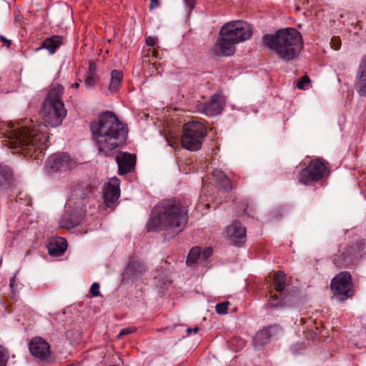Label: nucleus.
I'll list each match as a JSON object with an SVG mask.
<instances>
[{"label": "nucleus", "mask_w": 366, "mask_h": 366, "mask_svg": "<svg viewBox=\"0 0 366 366\" xmlns=\"http://www.w3.org/2000/svg\"><path fill=\"white\" fill-rule=\"evenodd\" d=\"M361 249L357 242L340 245L338 254L332 257L333 264L338 268H345L357 264L361 257Z\"/></svg>", "instance_id": "8"}, {"label": "nucleus", "mask_w": 366, "mask_h": 366, "mask_svg": "<svg viewBox=\"0 0 366 366\" xmlns=\"http://www.w3.org/2000/svg\"><path fill=\"white\" fill-rule=\"evenodd\" d=\"M235 43L230 39L227 33L221 28L219 31V39L216 44V47L219 53L225 56H229L234 54Z\"/></svg>", "instance_id": "20"}, {"label": "nucleus", "mask_w": 366, "mask_h": 366, "mask_svg": "<svg viewBox=\"0 0 366 366\" xmlns=\"http://www.w3.org/2000/svg\"><path fill=\"white\" fill-rule=\"evenodd\" d=\"M282 333V329L279 325H272L257 331L253 338V346L259 350L272 340L279 338Z\"/></svg>", "instance_id": "11"}, {"label": "nucleus", "mask_w": 366, "mask_h": 366, "mask_svg": "<svg viewBox=\"0 0 366 366\" xmlns=\"http://www.w3.org/2000/svg\"><path fill=\"white\" fill-rule=\"evenodd\" d=\"M224 104V97L216 93L210 97L209 101L199 104L197 110L207 117H215L222 113Z\"/></svg>", "instance_id": "12"}, {"label": "nucleus", "mask_w": 366, "mask_h": 366, "mask_svg": "<svg viewBox=\"0 0 366 366\" xmlns=\"http://www.w3.org/2000/svg\"><path fill=\"white\" fill-rule=\"evenodd\" d=\"M9 287H10V289L11 291L12 297L14 298L15 296V294L16 292V287H17V284L16 282V276H14L11 278Z\"/></svg>", "instance_id": "37"}, {"label": "nucleus", "mask_w": 366, "mask_h": 366, "mask_svg": "<svg viewBox=\"0 0 366 366\" xmlns=\"http://www.w3.org/2000/svg\"><path fill=\"white\" fill-rule=\"evenodd\" d=\"M90 128L100 156L113 157L127 140V127L112 112L102 113L97 122L91 123Z\"/></svg>", "instance_id": "3"}, {"label": "nucleus", "mask_w": 366, "mask_h": 366, "mask_svg": "<svg viewBox=\"0 0 366 366\" xmlns=\"http://www.w3.org/2000/svg\"><path fill=\"white\" fill-rule=\"evenodd\" d=\"M330 172L329 163L322 158H316L300 172L298 182L306 186H312L327 177Z\"/></svg>", "instance_id": "6"}, {"label": "nucleus", "mask_w": 366, "mask_h": 366, "mask_svg": "<svg viewBox=\"0 0 366 366\" xmlns=\"http://www.w3.org/2000/svg\"><path fill=\"white\" fill-rule=\"evenodd\" d=\"M93 191V186L88 180L78 183L73 189V194L77 198L84 199L89 197Z\"/></svg>", "instance_id": "25"}, {"label": "nucleus", "mask_w": 366, "mask_h": 366, "mask_svg": "<svg viewBox=\"0 0 366 366\" xmlns=\"http://www.w3.org/2000/svg\"><path fill=\"white\" fill-rule=\"evenodd\" d=\"M80 81H81V79H79V81L78 82H75L74 84H73L71 85V87L74 88V89H78L79 87V82Z\"/></svg>", "instance_id": "46"}, {"label": "nucleus", "mask_w": 366, "mask_h": 366, "mask_svg": "<svg viewBox=\"0 0 366 366\" xmlns=\"http://www.w3.org/2000/svg\"><path fill=\"white\" fill-rule=\"evenodd\" d=\"M183 131L199 138H204L207 134L206 127L197 121H192L184 124Z\"/></svg>", "instance_id": "21"}, {"label": "nucleus", "mask_w": 366, "mask_h": 366, "mask_svg": "<svg viewBox=\"0 0 366 366\" xmlns=\"http://www.w3.org/2000/svg\"><path fill=\"white\" fill-rule=\"evenodd\" d=\"M264 44L282 60L295 59L303 48L302 36L294 28L277 30L274 34H267L262 36Z\"/></svg>", "instance_id": "4"}, {"label": "nucleus", "mask_w": 366, "mask_h": 366, "mask_svg": "<svg viewBox=\"0 0 366 366\" xmlns=\"http://www.w3.org/2000/svg\"><path fill=\"white\" fill-rule=\"evenodd\" d=\"M63 44V39L61 36L54 35L49 38H46L41 44V45L36 49V51H39L42 49H46L51 54H54L56 50Z\"/></svg>", "instance_id": "23"}, {"label": "nucleus", "mask_w": 366, "mask_h": 366, "mask_svg": "<svg viewBox=\"0 0 366 366\" xmlns=\"http://www.w3.org/2000/svg\"><path fill=\"white\" fill-rule=\"evenodd\" d=\"M0 40L3 42V43H5L6 44V46L9 48L11 44V40H9L7 39L6 38H5L4 36H1L0 35Z\"/></svg>", "instance_id": "44"}, {"label": "nucleus", "mask_w": 366, "mask_h": 366, "mask_svg": "<svg viewBox=\"0 0 366 366\" xmlns=\"http://www.w3.org/2000/svg\"><path fill=\"white\" fill-rule=\"evenodd\" d=\"M145 42L149 46H154L157 42V39L153 36H147L145 39Z\"/></svg>", "instance_id": "39"}, {"label": "nucleus", "mask_w": 366, "mask_h": 366, "mask_svg": "<svg viewBox=\"0 0 366 366\" xmlns=\"http://www.w3.org/2000/svg\"><path fill=\"white\" fill-rule=\"evenodd\" d=\"M12 180L11 169L9 166L0 164V191L9 189Z\"/></svg>", "instance_id": "24"}, {"label": "nucleus", "mask_w": 366, "mask_h": 366, "mask_svg": "<svg viewBox=\"0 0 366 366\" xmlns=\"http://www.w3.org/2000/svg\"><path fill=\"white\" fill-rule=\"evenodd\" d=\"M147 271L144 263L135 257L130 258L124 272V277L132 280H137Z\"/></svg>", "instance_id": "17"}, {"label": "nucleus", "mask_w": 366, "mask_h": 366, "mask_svg": "<svg viewBox=\"0 0 366 366\" xmlns=\"http://www.w3.org/2000/svg\"><path fill=\"white\" fill-rule=\"evenodd\" d=\"M186 5L189 7V11H191L197 4V0H184Z\"/></svg>", "instance_id": "41"}, {"label": "nucleus", "mask_w": 366, "mask_h": 366, "mask_svg": "<svg viewBox=\"0 0 366 366\" xmlns=\"http://www.w3.org/2000/svg\"><path fill=\"white\" fill-rule=\"evenodd\" d=\"M159 6V0H150L149 9H154Z\"/></svg>", "instance_id": "42"}, {"label": "nucleus", "mask_w": 366, "mask_h": 366, "mask_svg": "<svg viewBox=\"0 0 366 366\" xmlns=\"http://www.w3.org/2000/svg\"><path fill=\"white\" fill-rule=\"evenodd\" d=\"M189 205V200L185 198L161 200L152 209L147 231H169L173 235L180 233L188 222Z\"/></svg>", "instance_id": "2"}, {"label": "nucleus", "mask_w": 366, "mask_h": 366, "mask_svg": "<svg viewBox=\"0 0 366 366\" xmlns=\"http://www.w3.org/2000/svg\"><path fill=\"white\" fill-rule=\"evenodd\" d=\"M202 252L199 247H193L189 252L187 258V264L192 266L201 259Z\"/></svg>", "instance_id": "29"}, {"label": "nucleus", "mask_w": 366, "mask_h": 366, "mask_svg": "<svg viewBox=\"0 0 366 366\" xmlns=\"http://www.w3.org/2000/svg\"><path fill=\"white\" fill-rule=\"evenodd\" d=\"M353 29L355 30V33L360 31H364L366 34V11H362L360 15L357 16V20L355 23H352Z\"/></svg>", "instance_id": "30"}, {"label": "nucleus", "mask_w": 366, "mask_h": 366, "mask_svg": "<svg viewBox=\"0 0 366 366\" xmlns=\"http://www.w3.org/2000/svg\"><path fill=\"white\" fill-rule=\"evenodd\" d=\"M310 83V79L309 76L307 75H305L297 82V87L300 89H305L306 88H307Z\"/></svg>", "instance_id": "34"}, {"label": "nucleus", "mask_w": 366, "mask_h": 366, "mask_svg": "<svg viewBox=\"0 0 366 366\" xmlns=\"http://www.w3.org/2000/svg\"><path fill=\"white\" fill-rule=\"evenodd\" d=\"M29 349L34 357L44 362L51 361L50 345L43 338L39 337L33 338L29 344Z\"/></svg>", "instance_id": "13"}, {"label": "nucleus", "mask_w": 366, "mask_h": 366, "mask_svg": "<svg viewBox=\"0 0 366 366\" xmlns=\"http://www.w3.org/2000/svg\"><path fill=\"white\" fill-rule=\"evenodd\" d=\"M157 55H158V51H155V50H152V56L157 57Z\"/></svg>", "instance_id": "47"}, {"label": "nucleus", "mask_w": 366, "mask_h": 366, "mask_svg": "<svg viewBox=\"0 0 366 366\" xmlns=\"http://www.w3.org/2000/svg\"><path fill=\"white\" fill-rule=\"evenodd\" d=\"M118 164L119 174L120 175L131 172L135 166L136 156L127 152H121L116 157Z\"/></svg>", "instance_id": "19"}, {"label": "nucleus", "mask_w": 366, "mask_h": 366, "mask_svg": "<svg viewBox=\"0 0 366 366\" xmlns=\"http://www.w3.org/2000/svg\"><path fill=\"white\" fill-rule=\"evenodd\" d=\"M64 92V88L61 85H51L42 104L41 113L43 119L52 127L61 125L66 116V109L61 98Z\"/></svg>", "instance_id": "5"}, {"label": "nucleus", "mask_w": 366, "mask_h": 366, "mask_svg": "<svg viewBox=\"0 0 366 366\" xmlns=\"http://www.w3.org/2000/svg\"><path fill=\"white\" fill-rule=\"evenodd\" d=\"M229 306V302H224L221 303H218L215 306V310L217 313L220 315H225L227 313Z\"/></svg>", "instance_id": "33"}, {"label": "nucleus", "mask_w": 366, "mask_h": 366, "mask_svg": "<svg viewBox=\"0 0 366 366\" xmlns=\"http://www.w3.org/2000/svg\"><path fill=\"white\" fill-rule=\"evenodd\" d=\"M90 292L93 297H99L101 295L99 291V284L97 282L93 283L90 288Z\"/></svg>", "instance_id": "36"}, {"label": "nucleus", "mask_w": 366, "mask_h": 366, "mask_svg": "<svg viewBox=\"0 0 366 366\" xmlns=\"http://www.w3.org/2000/svg\"><path fill=\"white\" fill-rule=\"evenodd\" d=\"M98 79H99L96 73L93 72L92 74H86L84 79V86L88 89H91L94 86L98 81Z\"/></svg>", "instance_id": "31"}, {"label": "nucleus", "mask_w": 366, "mask_h": 366, "mask_svg": "<svg viewBox=\"0 0 366 366\" xmlns=\"http://www.w3.org/2000/svg\"><path fill=\"white\" fill-rule=\"evenodd\" d=\"M212 176L216 179L219 186L225 192L231 191L233 189L231 179L222 171L214 169L212 172Z\"/></svg>", "instance_id": "27"}, {"label": "nucleus", "mask_w": 366, "mask_h": 366, "mask_svg": "<svg viewBox=\"0 0 366 366\" xmlns=\"http://www.w3.org/2000/svg\"><path fill=\"white\" fill-rule=\"evenodd\" d=\"M199 327H194L193 329H192V328H188V329L187 330V333L188 335H190L192 332L197 333V332H199Z\"/></svg>", "instance_id": "45"}, {"label": "nucleus", "mask_w": 366, "mask_h": 366, "mask_svg": "<svg viewBox=\"0 0 366 366\" xmlns=\"http://www.w3.org/2000/svg\"><path fill=\"white\" fill-rule=\"evenodd\" d=\"M285 280L286 275L283 272L278 271L274 272L272 286L278 294L274 293L272 291L269 292V297L267 300V305L269 307L280 309L293 305L294 297L286 292Z\"/></svg>", "instance_id": "7"}, {"label": "nucleus", "mask_w": 366, "mask_h": 366, "mask_svg": "<svg viewBox=\"0 0 366 366\" xmlns=\"http://www.w3.org/2000/svg\"><path fill=\"white\" fill-rule=\"evenodd\" d=\"M331 289L340 300H345L354 295L351 274L341 272L331 281Z\"/></svg>", "instance_id": "9"}, {"label": "nucleus", "mask_w": 366, "mask_h": 366, "mask_svg": "<svg viewBox=\"0 0 366 366\" xmlns=\"http://www.w3.org/2000/svg\"><path fill=\"white\" fill-rule=\"evenodd\" d=\"M204 139V138L195 137L183 131L181 141L182 147L184 149L194 152L201 149Z\"/></svg>", "instance_id": "22"}, {"label": "nucleus", "mask_w": 366, "mask_h": 366, "mask_svg": "<svg viewBox=\"0 0 366 366\" xmlns=\"http://www.w3.org/2000/svg\"><path fill=\"white\" fill-rule=\"evenodd\" d=\"M9 352L6 348L0 345V366H7Z\"/></svg>", "instance_id": "32"}, {"label": "nucleus", "mask_w": 366, "mask_h": 366, "mask_svg": "<svg viewBox=\"0 0 366 366\" xmlns=\"http://www.w3.org/2000/svg\"><path fill=\"white\" fill-rule=\"evenodd\" d=\"M124 78L123 72L120 70L114 69L111 72V79L108 89L111 93L117 92L121 86Z\"/></svg>", "instance_id": "28"}, {"label": "nucleus", "mask_w": 366, "mask_h": 366, "mask_svg": "<svg viewBox=\"0 0 366 366\" xmlns=\"http://www.w3.org/2000/svg\"><path fill=\"white\" fill-rule=\"evenodd\" d=\"M96 73V65L93 62H90L89 65V71L87 74Z\"/></svg>", "instance_id": "43"}, {"label": "nucleus", "mask_w": 366, "mask_h": 366, "mask_svg": "<svg viewBox=\"0 0 366 366\" xmlns=\"http://www.w3.org/2000/svg\"><path fill=\"white\" fill-rule=\"evenodd\" d=\"M71 161L66 153H56L49 157L45 167L48 172L54 173L71 167Z\"/></svg>", "instance_id": "14"}, {"label": "nucleus", "mask_w": 366, "mask_h": 366, "mask_svg": "<svg viewBox=\"0 0 366 366\" xmlns=\"http://www.w3.org/2000/svg\"><path fill=\"white\" fill-rule=\"evenodd\" d=\"M120 196L119 181L114 178L111 179L104 190V201L107 207H112Z\"/></svg>", "instance_id": "18"}, {"label": "nucleus", "mask_w": 366, "mask_h": 366, "mask_svg": "<svg viewBox=\"0 0 366 366\" xmlns=\"http://www.w3.org/2000/svg\"><path fill=\"white\" fill-rule=\"evenodd\" d=\"M136 330H137V328L135 327H128L124 328V329L121 330V331L119 332L117 337H118V338H120L121 337H122L124 335L132 334L134 332H136Z\"/></svg>", "instance_id": "35"}, {"label": "nucleus", "mask_w": 366, "mask_h": 366, "mask_svg": "<svg viewBox=\"0 0 366 366\" xmlns=\"http://www.w3.org/2000/svg\"><path fill=\"white\" fill-rule=\"evenodd\" d=\"M227 239L237 247L242 246L247 240L246 228L238 221H234L226 229Z\"/></svg>", "instance_id": "15"}, {"label": "nucleus", "mask_w": 366, "mask_h": 366, "mask_svg": "<svg viewBox=\"0 0 366 366\" xmlns=\"http://www.w3.org/2000/svg\"><path fill=\"white\" fill-rule=\"evenodd\" d=\"M67 243L63 238L51 242L48 246L49 254L53 257H59L66 251Z\"/></svg>", "instance_id": "26"}, {"label": "nucleus", "mask_w": 366, "mask_h": 366, "mask_svg": "<svg viewBox=\"0 0 366 366\" xmlns=\"http://www.w3.org/2000/svg\"><path fill=\"white\" fill-rule=\"evenodd\" d=\"M9 146L19 149L24 156L39 159L44 156L49 139L45 123H34L31 119L9 124Z\"/></svg>", "instance_id": "1"}, {"label": "nucleus", "mask_w": 366, "mask_h": 366, "mask_svg": "<svg viewBox=\"0 0 366 366\" xmlns=\"http://www.w3.org/2000/svg\"><path fill=\"white\" fill-rule=\"evenodd\" d=\"M331 46L335 50H338L341 46V41L338 37H332L331 39Z\"/></svg>", "instance_id": "38"}, {"label": "nucleus", "mask_w": 366, "mask_h": 366, "mask_svg": "<svg viewBox=\"0 0 366 366\" xmlns=\"http://www.w3.org/2000/svg\"><path fill=\"white\" fill-rule=\"evenodd\" d=\"M354 87L362 97H366V54L361 58L356 71Z\"/></svg>", "instance_id": "16"}, {"label": "nucleus", "mask_w": 366, "mask_h": 366, "mask_svg": "<svg viewBox=\"0 0 366 366\" xmlns=\"http://www.w3.org/2000/svg\"><path fill=\"white\" fill-rule=\"evenodd\" d=\"M222 29L236 44L249 39L252 34L251 26L242 21L227 23Z\"/></svg>", "instance_id": "10"}, {"label": "nucleus", "mask_w": 366, "mask_h": 366, "mask_svg": "<svg viewBox=\"0 0 366 366\" xmlns=\"http://www.w3.org/2000/svg\"><path fill=\"white\" fill-rule=\"evenodd\" d=\"M212 254V249L211 248H207L203 252H202L201 259L206 260L208 259Z\"/></svg>", "instance_id": "40"}]
</instances>
